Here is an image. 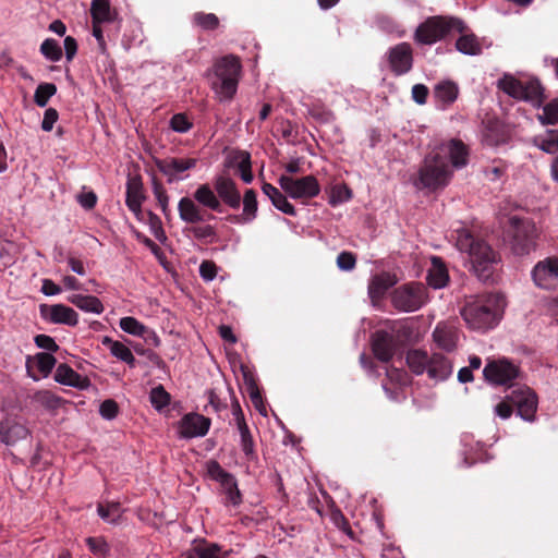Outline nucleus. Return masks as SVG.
Segmentation results:
<instances>
[{
	"label": "nucleus",
	"instance_id": "nucleus-1",
	"mask_svg": "<svg viewBox=\"0 0 558 558\" xmlns=\"http://www.w3.org/2000/svg\"><path fill=\"white\" fill-rule=\"evenodd\" d=\"M456 245L460 252L468 254L470 270L478 280H493L500 256L485 240L475 236L470 230L462 229L458 232Z\"/></svg>",
	"mask_w": 558,
	"mask_h": 558
},
{
	"label": "nucleus",
	"instance_id": "nucleus-2",
	"mask_svg": "<svg viewBox=\"0 0 558 558\" xmlns=\"http://www.w3.org/2000/svg\"><path fill=\"white\" fill-rule=\"evenodd\" d=\"M502 310V298L489 293L466 301L461 308V316L471 329L486 331L497 326L501 319Z\"/></svg>",
	"mask_w": 558,
	"mask_h": 558
},
{
	"label": "nucleus",
	"instance_id": "nucleus-3",
	"mask_svg": "<svg viewBox=\"0 0 558 558\" xmlns=\"http://www.w3.org/2000/svg\"><path fill=\"white\" fill-rule=\"evenodd\" d=\"M193 196L204 208L217 213L222 211V204L232 209H239L242 201L236 183L225 174L214 179L213 187L207 183L198 185Z\"/></svg>",
	"mask_w": 558,
	"mask_h": 558
},
{
	"label": "nucleus",
	"instance_id": "nucleus-4",
	"mask_svg": "<svg viewBox=\"0 0 558 558\" xmlns=\"http://www.w3.org/2000/svg\"><path fill=\"white\" fill-rule=\"evenodd\" d=\"M241 68L240 59L232 54L225 56L215 62L211 88L220 99H232L235 95Z\"/></svg>",
	"mask_w": 558,
	"mask_h": 558
},
{
	"label": "nucleus",
	"instance_id": "nucleus-5",
	"mask_svg": "<svg viewBox=\"0 0 558 558\" xmlns=\"http://www.w3.org/2000/svg\"><path fill=\"white\" fill-rule=\"evenodd\" d=\"M507 235L512 253L518 256L529 255L537 247L539 233L532 219L512 216Z\"/></svg>",
	"mask_w": 558,
	"mask_h": 558
},
{
	"label": "nucleus",
	"instance_id": "nucleus-6",
	"mask_svg": "<svg viewBox=\"0 0 558 558\" xmlns=\"http://www.w3.org/2000/svg\"><path fill=\"white\" fill-rule=\"evenodd\" d=\"M465 29H468L466 25L458 17L432 16L417 26L414 40L418 45L430 46L441 40L451 31L463 33Z\"/></svg>",
	"mask_w": 558,
	"mask_h": 558
},
{
	"label": "nucleus",
	"instance_id": "nucleus-7",
	"mask_svg": "<svg viewBox=\"0 0 558 558\" xmlns=\"http://www.w3.org/2000/svg\"><path fill=\"white\" fill-rule=\"evenodd\" d=\"M451 170L446 156L441 153L430 151L426 155L424 163L418 171L420 187L436 190L446 186L451 178Z\"/></svg>",
	"mask_w": 558,
	"mask_h": 558
},
{
	"label": "nucleus",
	"instance_id": "nucleus-8",
	"mask_svg": "<svg viewBox=\"0 0 558 558\" xmlns=\"http://www.w3.org/2000/svg\"><path fill=\"white\" fill-rule=\"evenodd\" d=\"M498 88L510 97L532 102L537 108H539L546 99L544 87L537 78L523 82L512 75L506 74L498 81Z\"/></svg>",
	"mask_w": 558,
	"mask_h": 558
},
{
	"label": "nucleus",
	"instance_id": "nucleus-9",
	"mask_svg": "<svg viewBox=\"0 0 558 558\" xmlns=\"http://www.w3.org/2000/svg\"><path fill=\"white\" fill-rule=\"evenodd\" d=\"M206 471L208 476L220 484L223 494L226 495V505L238 507L242 504V494L238 487L235 476L226 471L217 460H208L206 462Z\"/></svg>",
	"mask_w": 558,
	"mask_h": 558
},
{
	"label": "nucleus",
	"instance_id": "nucleus-10",
	"mask_svg": "<svg viewBox=\"0 0 558 558\" xmlns=\"http://www.w3.org/2000/svg\"><path fill=\"white\" fill-rule=\"evenodd\" d=\"M278 183L284 193L294 199L306 201L316 197L320 192V185L312 174L302 178L282 174Z\"/></svg>",
	"mask_w": 558,
	"mask_h": 558
},
{
	"label": "nucleus",
	"instance_id": "nucleus-11",
	"mask_svg": "<svg viewBox=\"0 0 558 558\" xmlns=\"http://www.w3.org/2000/svg\"><path fill=\"white\" fill-rule=\"evenodd\" d=\"M396 308L403 312H415L426 302V288L418 282L397 288L391 298Z\"/></svg>",
	"mask_w": 558,
	"mask_h": 558
},
{
	"label": "nucleus",
	"instance_id": "nucleus-12",
	"mask_svg": "<svg viewBox=\"0 0 558 558\" xmlns=\"http://www.w3.org/2000/svg\"><path fill=\"white\" fill-rule=\"evenodd\" d=\"M483 375L492 384L512 386V381L520 375V368L502 359L488 362L483 369Z\"/></svg>",
	"mask_w": 558,
	"mask_h": 558
},
{
	"label": "nucleus",
	"instance_id": "nucleus-13",
	"mask_svg": "<svg viewBox=\"0 0 558 558\" xmlns=\"http://www.w3.org/2000/svg\"><path fill=\"white\" fill-rule=\"evenodd\" d=\"M531 275L536 287L545 290L556 289L558 287V256H549L536 263Z\"/></svg>",
	"mask_w": 558,
	"mask_h": 558
},
{
	"label": "nucleus",
	"instance_id": "nucleus-14",
	"mask_svg": "<svg viewBox=\"0 0 558 558\" xmlns=\"http://www.w3.org/2000/svg\"><path fill=\"white\" fill-rule=\"evenodd\" d=\"M508 399L524 421L533 422L535 420L538 400L534 390L526 386L518 387L511 391Z\"/></svg>",
	"mask_w": 558,
	"mask_h": 558
},
{
	"label": "nucleus",
	"instance_id": "nucleus-15",
	"mask_svg": "<svg viewBox=\"0 0 558 558\" xmlns=\"http://www.w3.org/2000/svg\"><path fill=\"white\" fill-rule=\"evenodd\" d=\"M402 344L399 333L377 330L372 337V350L377 360L387 363Z\"/></svg>",
	"mask_w": 558,
	"mask_h": 558
},
{
	"label": "nucleus",
	"instance_id": "nucleus-16",
	"mask_svg": "<svg viewBox=\"0 0 558 558\" xmlns=\"http://www.w3.org/2000/svg\"><path fill=\"white\" fill-rule=\"evenodd\" d=\"M387 61L390 71L401 76L409 73L413 68V49L409 43H399L387 51Z\"/></svg>",
	"mask_w": 558,
	"mask_h": 558
},
{
	"label": "nucleus",
	"instance_id": "nucleus-17",
	"mask_svg": "<svg viewBox=\"0 0 558 558\" xmlns=\"http://www.w3.org/2000/svg\"><path fill=\"white\" fill-rule=\"evenodd\" d=\"M196 158H174L169 157L165 159L155 158L154 162L157 169L168 178V182L172 183L175 180L182 179L179 174L192 170L197 165Z\"/></svg>",
	"mask_w": 558,
	"mask_h": 558
},
{
	"label": "nucleus",
	"instance_id": "nucleus-18",
	"mask_svg": "<svg viewBox=\"0 0 558 558\" xmlns=\"http://www.w3.org/2000/svg\"><path fill=\"white\" fill-rule=\"evenodd\" d=\"M39 313L43 319L51 324L68 326H76L78 324L77 313L64 304H40Z\"/></svg>",
	"mask_w": 558,
	"mask_h": 558
},
{
	"label": "nucleus",
	"instance_id": "nucleus-19",
	"mask_svg": "<svg viewBox=\"0 0 558 558\" xmlns=\"http://www.w3.org/2000/svg\"><path fill=\"white\" fill-rule=\"evenodd\" d=\"M210 424V418L202 414L187 413L179 422L180 436L186 439L203 437L208 433Z\"/></svg>",
	"mask_w": 558,
	"mask_h": 558
},
{
	"label": "nucleus",
	"instance_id": "nucleus-20",
	"mask_svg": "<svg viewBox=\"0 0 558 558\" xmlns=\"http://www.w3.org/2000/svg\"><path fill=\"white\" fill-rule=\"evenodd\" d=\"M201 206L194 197L193 199L187 196L182 197L178 203L180 219L190 226L203 222L206 218L208 220L215 219L213 214L206 216Z\"/></svg>",
	"mask_w": 558,
	"mask_h": 558
},
{
	"label": "nucleus",
	"instance_id": "nucleus-21",
	"mask_svg": "<svg viewBox=\"0 0 558 558\" xmlns=\"http://www.w3.org/2000/svg\"><path fill=\"white\" fill-rule=\"evenodd\" d=\"M434 153H441L446 156V160L451 162L456 168H462L468 163L469 149L461 140H451L440 145Z\"/></svg>",
	"mask_w": 558,
	"mask_h": 558
},
{
	"label": "nucleus",
	"instance_id": "nucleus-22",
	"mask_svg": "<svg viewBox=\"0 0 558 558\" xmlns=\"http://www.w3.org/2000/svg\"><path fill=\"white\" fill-rule=\"evenodd\" d=\"M53 378L61 385L74 387L81 390H85L90 386L88 377L80 375L65 363H61L57 366Z\"/></svg>",
	"mask_w": 558,
	"mask_h": 558
},
{
	"label": "nucleus",
	"instance_id": "nucleus-23",
	"mask_svg": "<svg viewBox=\"0 0 558 558\" xmlns=\"http://www.w3.org/2000/svg\"><path fill=\"white\" fill-rule=\"evenodd\" d=\"M28 434L29 430L25 425L12 418H4L0 422V441L8 446L25 439Z\"/></svg>",
	"mask_w": 558,
	"mask_h": 558
},
{
	"label": "nucleus",
	"instance_id": "nucleus-24",
	"mask_svg": "<svg viewBox=\"0 0 558 558\" xmlns=\"http://www.w3.org/2000/svg\"><path fill=\"white\" fill-rule=\"evenodd\" d=\"M143 183L140 175L130 177L126 182L125 204L138 217L142 214Z\"/></svg>",
	"mask_w": 558,
	"mask_h": 558
},
{
	"label": "nucleus",
	"instance_id": "nucleus-25",
	"mask_svg": "<svg viewBox=\"0 0 558 558\" xmlns=\"http://www.w3.org/2000/svg\"><path fill=\"white\" fill-rule=\"evenodd\" d=\"M397 283V279L390 272L383 271L374 275L368 283V295L373 302L380 300L387 291Z\"/></svg>",
	"mask_w": 558,
	"mask_h": 558
},
{
	"label": "nucleus",
	"instance_id": "nucleus-26",
	"mask_svg": "<svg viewBox=\"0 0 558 558\" xmlns=\"http://www.w3.org/2000/svg\"><path fill=\"white\" fill-rule=\"evenodd\" d=\"M257 194L253 189L245 191L243 196V211L241 215H231L228 220L233 223H246L253 221L257 216Z\"/></svg>",
	"mask_w": 558,
	"mask_h": 558
},
{
	"label": "nucleus",
	"instance_id": "nucleus-27",
	"mask_svg": "<svg viewBox=\"0 0 558 558\" xmlns=\"http://www.w3.org/2000/svg\"><path fill=\"white\" fill-rule=\"evenodd\" d=\"M433 338L439 348L451 352L457 347L459 332L451 325L438 324L433 332Z\"/></svg>",
	"mask_w": 558,
	"mask_h": 558
},
{
	"label": "nucleus",
	"instance_id": "nucleus-28",
	"mask_svg": "<svg viewBox=\"0 0 558 558\" xmlns=\"http://www.w3.org/2000/svg\"><path fill=\"white\" fill-rule=\"evenodd\" d=\"M452 374L451 361L440 353H434L428 361V377L435 380H445Z\"/></svg>",
	"mask_w": 558,
	"mask_h": 558
},
{
	"label": "nucleus",
	"instance_id": "nucleus-29",
	"mask_svg": "<svg viewBox=\"0 0 558 558\" xmlns=\"http://www.w3.org/2000/svg\"><path fill=\"white\" fill-rule=\"evenodd\" d=\"M92 22L111 23L118 17L116 9L111 8L109 0H93L90 4Z\"/></svg>",
	"mask_w": 558,
	"mask_h": 558
},
{
	"label": "nucleus",
	"instance_id": "nucleus-30",
	"mask_svg": "<svg viewBox=\"0 0 558 558\" xmlns=\"http://www.w3.org/2000/svg\"><path fill=\"white\" fill-rule=\"evenodd\" d=\"M459 95V87L452 81H441L434 87V97L442 107L453 104Z\"/></svg>",
	"mask_w": 558,
	"mask_h": 558
},
{
	"label": "nucleus",
	"instance_id": "nucleus-31",
	"mask_svg": "<svg viewBox=\"0 0 558 558\" xmlns=\"http://www.w3.org/2000/svg\"><path fill=\"white\" fill-rule=\"evenodd\" d=\"M449 280L448 270L442 263L441 258L433 257L432 259V268L427 275V282L434 289L444 288Z\"/></svg>",
	"mask_w": 558,
	"mask_h": 558
},
{
	"label": "nucleus",
	"instance_id": "nucleus-32",
	"mask_svg": "<svg viewBox=\"0 0 558 558\" xmlns=\"http://www.w3.org/2000/svg\"><path fill=\"white\" fill-rule=\"evenodd\" d=\"M68 301L86 313L101 314L105 310L101 301L94 295L72 294Z\"/></svg>",
	"mask_w": 558,
	"mask_h": 558
},
{
	"label": "nucleus",
	"instance_id": "nucleus-33",
	"mask_svg": "<svg viewBox=\"0 0 558 558\" xmlns=\"http://www.w3.org/2000/svg\"><path fill=\"white\" fill-rule=\"evenodd\" d=\"M407 364L415 375L428 374L429 355L420 349L409 350L405 356Z\"/></svg>",
	"mask_w": 558,
	"mask_h": 558
},
{
	"label": "nucleus",
	"instance_id": "nucleus-34",
	"mask_svg": "<svg viewBox=\"0 0 558 558\" xmlns=\"http://www.w3.org/2000/svg\"><path fill=\"white\" fill-rule=\"evenodd\" d=\"M466 29L461 33V36L456 41L458 51L469 56H477L482 53V45L473 33L466 34Z\"/></svg>",
	"mask_w": 558,
	"mask_h": 558
},
{
	"label": "nucleus",
	"instance_id": "nucleus-35",
	"mask_svg": "<svg viewBox=\"0 0 558 558\" xmlns=\"http://www.w3.org/2000/svg\"><path fill=\"white\" fill-rule=\"evenodd\" d=\"M193 547L197 558H226L227 555L219 544L206 539L195 541Z\"/></svg>",
	"mask_w": 558,
	"mask_h": 558
},
{
	"label": "nucleus",
	"instance_id": "nucleus-36",
	"mask_svg": "<svg viewBox=\"0 0 558 558\" xmlns=\"http://www.w3.org/2000/svg\"><path fill=\"white\" fill-rule=\"evenodd\" d=\"M185 231L190 232L195 240L205 243H214L218 238L217 230L211 225H203L199 222L185 228Z\"/></svg>",
	"mask_w": 558,
	"mask_h": 558
},
{
	"label": "nucleus",
	"instance_id": "nucleus-37",
	"mask_svg": "<svg viewBox=\"0 0 558 558\" xmlns=\"http://www.w3.org/2000/svg\"><path fill=\"white\" fill-rule=\"evenodd\" d=\"M241 437V448L248 462H256L258 459L255 450V442L247 425L238 427Z\"/></svg>",
	"mask_w": 558,
	"mask_h": 558
},
{
	"label": "nucleus",
	"instance_id": "nucleus-38",
	"mask_svg": "<svg viewBox=\"0 0 558 558\" xmlns=\"http://www.w3.org/2000/svg\"><path fill=\"white\" fill-rule=\"evenodd\" d=\"M534 143L548 154L556 153L558 150V130H548L545 135L536 136Z\"/></svg>",
	"mask_w": 558,
	"mask_h": 558
},
{
	"label": "nucleus",
	"instance_id": "nucleus-39",
	"mask_svg": "<svg viewBox=\"0 0 558 558\" xmlns=\"http://www.w3.org/2000/svg\"><path fill=\"white\" fill-rule=\"evenodd\" d=\"M97 512L102 520L109 523H117L121 518L122 510L120 502L112 501L106 505L99 504Z\"/></svg>",
	"mask_w": 558,
	"mask_h": 558
},
{
	"label": "nucleus",
	"instance_id": "nucleus-40",
	"mask_svg": "<svg viewBox=\"0 0 558 558\" xmlns=\"http://www.w3.org/2000/svg\"><path fill=\"white\" fill-rule=\"evenodd\" d=\"M119 325L124 332L133 336L143 338L148 332V328L132 316L122 317Z\"/></svg>",
	"mask_w": 558,
	"mask_h": 558
},
{
	"label": "nucleus",
	"instance_id": "nucleus-41",
	"mask_svg": "<svg viewBox=\"0 0 558 558\" xmlns=\"http://www.w3.org/2000/svg\"><path fill=\"white\" fill-rule=\"evenodd\" d=\"M193 24L204 31H215L219 27V19L214 13L196 12L192 17Z\"/></svg>",
	"mask_w": 558,
	"mask_h": 558
},
{
	"label": "nucleus",
	"instance_id": "nucleus-42",
	"mask_svg": "<svg viewBox=\"0 0 558 558\" xmlns=\"http://www.w3.org/2000/svg\"><path fill=\"white\" fill-rule=\"evenodd\" d=\"M56 93L57 86L53 83H40L35 90L34 102L44 108Z\"/></svg>",
	"mask_w": 558,
	"mask_h": 558
},
{
	"label": "nucleus",
	"instance_id": "nucleus-43",
	"mask_svg": "<svg viewBox=\"0 0 558 558\" xmlns=\"http://www.w3.org/2000/svg\"><path fill=\"white\" fill-rule=\"evenodd\" d=\"M537 119L542 125L558 124V99H553L543 106V113L538 114Z\"/></svg>",
	"mask_w": 558,
	"mask_h": 558
},
{
	"label": "nucleus",
	"instance_id": "nucleus-44",
	"mask_svg": "<svg viewBox=\"0 0 558 558\" xmlns=\"http://www.w3.org/2000/svg\"><path fill=\"white\" fill-rule=\"evenodd\" d=\"M35 400L47 410H57L62 403L63 399L49 390L38 391L35 396Z\"/></svg>",
	"mask_w": 558,
	"mask_h": 558
},
{
	"label": "nucleus",
	"instance_id": "nucleus-45",
	"mask_svg": "<svg viewBox=\"0 0 558 558\" xmlns=\"http://www.w3.org/2000/svg\"><path fill=\"white\" fill-rule=\"evenodd\" d=\"M153 193L157 199V203L162 214L168 217L170 214L169 209V196L162 183L156 178H153Z\"/></svg>",
	"mask_w": 558,
	"mask_h": 558
},
{
	"label": "nucleus",
	"instance_id": "nucleus-46",
	"mask_svg": "<svg viewBox=\"0 0 558 558\" xmlns=\"http://www.w3.org/2000/svg\"><path fill=\"white\" fill-rule=\"evenodd\" d=\"M40 52L52 62H57L62 58V49L58 41L52 38H47L41 43Z\"/></svg>",
	"mask_w": 558,
	"mask_h": 558
},
{
	"label": "nucleus",
	"instance_id": "nucleus-47",
	"mask_svg": "<svg viewBox=\"0 0 558 558\" xmlns=\"http://www.w3.org/2000/svg\"><path fill=\"white\" fill-rule=\"evenodd\" d=\"M238 158H240L238 169L240 171L241 179L245 183H251L254 178L252 172L251 155L247 151H239Z\"/></svg>",
	"mask_w": 558,
	"mask_h": 558
},
{
	"label": "nucleus",
	"instance_id": "nucleus-48",
	"mask_svg": "<svg viewBox=\"0 0 558 558\" xmlns=\"http://www.w3.org/2000/svg\"><path fill=\"white\" fill-rule=\"evenodd\" d=\"M37 368L44 377H47L56 366V357L48 352H40L35 355Z\"/></svg>",
	"mask_w": 558,
	"mask_h": 558
},
{
	"label": "nucleus",
	"instance_id": "nucleus-49",
	"mask_svg": "<svg viewBox=\"0 0 558 558\" xmlns=\"http://www.w3.org/2000/svg\"><path fill=\"white\" fill-rule=\"evenodd\" d=\"M352 197V191L345 184H336L331 187L329 204L336 206L348 202Z\"/></svg>",
	"mask_w": 558,
	"mask_h": 558
},
{
	"label": "nucleus",
	"instance_id": "nucleus-50",
	"mask_svg": "<svg viewBox=\"0 0 558 558\" xmlns=\"http://www.w3.org/2000/svg\"><path fill=\"white\" fill-rule=\"evenodd\" d=\"M151 404L157 409L161 410L167 407L170 402V395L167 392L162 385H158L153 388L149 393Z\"/></svg>",
	"mask_w": 558,
	"mask_h": 558
},
{
	"label": "nucleus",
	"instance_id": "nucleus-51",
	"mask_svg": "<svg viewBox=\"0 0 558 558\" xmlns=\"http://www.w3.org/2000/svg\"><path fill=\"white\" fill-rule=\"evenodd\" d=\"M102 344L110 350L114 357L121 361H123V359H125V356L132 352L131 349L124 343L112 340L110 337H105L102 339Z\"/></svg>",
	"mask_w": 558,
	"mask_h": 558
},
{
	"label": "nucleus",
	"instance_id": "nucleus-52",
	"mask_svg": "<svg viewBox=\"0 0 558 558\" xmlns=\"http://www.w3.org/2000/svg\"><path fill=\"white\" fill-rule=\"evenodd\" d=\"M170 128L178 133H186L193 128L185 113H175L170 119Z\"/></svg>",
	"mask_w": 558,
	"mask_h": 558
},
{
	"label": "nucleus",
	"instance_id": "nucleus-53",
	"mask_svg": "<svg viewBox=\"0 0 558 558\" xmlns=\"http://www.w3.org/2000/svg\"><path fill=\"white\" fill-rule=\"evenodd\" d=\"M85 542L88 549L96 556L105 557L109 553V545L101 537H87Z\"/></svg>",
	"mask_w": 558,
	"mask_h": 558
},
{
	"label": "nucleus",
	"instance_id": "nucleus-54",
	"mask_svg": "<svg viewBox=\"0 0 558 558\" xmlns=\"http://www.w3.org/2000/svg\"><path fill=\"white\" fill-rule=\"evenodd\" d=\"M99 413L106 420H113L119 414V405L113 399H107L101 402Z\"/></svg>",
	"mask_w": 558,
	"mask_h": 558
},
{
	"label": "nucleus",
	"instance_id": "nucleus-55",
	"mask_svg": "<svg viewBox=\"0 0 558 558\" xmlns=\"http://www.w3.org/2000/svg\"><path fill=\"white\" fill-rule=\"evenodd\" d=\"M387 378L389 381L399 386H404L409 381L408 373L404 369L390 366L386 371Z\"/></svg>",
	"mask_w": 558,
	"mask_h": 558
},
{
	"label": "nucleus",
	"instance_id": "nucleus-56",
	"mask_svg": "<svg viewBox=\"0 0 558 558\" xmlns=\"http://www.w3.org/2000/svg\"><path fill=\"white\" fill-rule=\"evenodd\" d=\"M272 205L280 211L289 216H295L296 210L294 206L288 202L287 196L282 193H279L275 199H272Z\"/></svg>",
	"mask_w": 558,
	"mask_h": 558
},
{
	"label": "nucleus",
	"instance_id": "nucleus-57",
	"mask_svg": "<svg viewBox=\"0 0 558 558\" xmlns=\"http://www.w3.org/2000/svg\"><path fill=\"white\" fill-rule=\"evenodd\" d=\"M35 344L44 350H47L48 353L57 352L59 350V345L56 340L48 335H37L34 338Z\"/></svg>",
	"mask_w": 558,
	"mask_h": 558
},
{
	"label": "nucleus",
	"instance_id": "nucleus-58",
	"mask_svg": "<svg viewBox=\"0 0 558 558\" xmlns=\"http://www.w3.org/2000/svg\"><path fill=\"white\" fill-rule=\"evenodd\" d=\"M337 265L341 270H352L356 265L355 255L351 252H341L337 257Z\"/></svg>",
	"mask_w": 558,
	"mask_h": 558
},
{
	"label": "nucleus",
	"instance_id": "nucleus-59",
	"mask_svg": "<svg viewBox=\"0 0 558 558\" xmlns=\"http://www.w3.org/2000/svg\"><path fill=\"white\" fill-rule=\"evenodd\" d=\"M148 223L157 240L162 241L166 239L160 218L151 211H148Z\"/></svg>",
	"mask_w": 558,
	"mask_h": 558
},
{
	"label": "nucleus",
	"instance_id": "nucleus-60",
	"mask_svg": "<svg viewBox=\"0 0 558 558\" xmlns=\"http://www.w3.org/2000/svg\"><path fill=\"white\" fill-rule=\"evenodd\" d=\"M412 99L417 104V105H425L426 101H427V97H428V94H429V89L426 85L424 84H415L413 85L412 87Z\"/></svg>",
	"mask_w": 558,
	"mask_h": 558
},
{
	"label": "nucleus",
	"instance_id": "nucleus-61",
	"mask_svg": "<svg viewBox=\"0 0 558 558\" xmlns=\"http://www.w3.org/2000/svg\"><path fill=\"white\" fill-rule=\"evenodd\" d=\"M199 275L205 281H211L217 276V266L214 262L204 260L199 265Z\"/></svg>",
	"mask_w": 558,
	"mask_h": 558
},
{
	"label": "nucleus",
	"instance_id": "nucleus-62",
	"mask_svg": "<svg viewBox=\"0 0 558 558\" xmlns=\"http://www.w3.org/2000/svg\"><path fill=\"white\" fill-rule=\"evenodd\" d=\"M59 113L54 108H48L46 109L44 113V119L41 122V129L45 132H50L53 128V124L58 121Z\"/></svg>",
	"mask_w": 558,
	"mask_h": 558
},
{
	"label": "nucleus",
	"instance_id": "nucleus-63",
	"mask_svg": "<svg viewBox=\"0 0 558 558\" xmlns=\"http://www.w3.org/2000/svg\"><path fill=\"white\" fill-rule=\"evenodd\" d=\"M331 519L338 529L351 535L352 531L350 523L340 510H336L331 513Z\"/></svg>",
	"mask_w": 558,
	"mask_h": 558
},
{
	"label": "nucleus",
	"instance_id": "nucleus-64",
	"mask_svg": "<svg viewBox=\"0 0 558 558\" xmlns=\"http://www.w3.org/2000/svg\"><path fill=\"white\" fill-rule=\"evenodd\" d=\"M513 407L514 405L511 403V401H509L507 397L506 400L499 402L495 407V412L501 418H509L513 412Z\"/></svg>",
	"mask_w": 558,
	"mask_h": 558
}]
</instances>
